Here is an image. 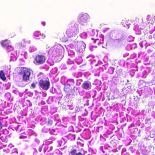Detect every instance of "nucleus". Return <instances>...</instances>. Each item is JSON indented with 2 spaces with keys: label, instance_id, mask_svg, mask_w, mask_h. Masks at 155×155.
I'll return each instance as SVG.
<instances>
[{
  "label": "nucleus",
  "instance_id": "nucleus-12",
  "mask_svg": "<svg viewBox=\"0 0 155 155\" xmlns=\"http://www.w3.org/2000/svg\"><path fill=\"white\" fill-rule=\"evenodd\" d=\"M69 27H70L71 29L73 31L76 30L78 29V25L76 24L71 25Z\"/></svg>",
  "mask_w": 155,
  "mask_h": 155
},
{
  "label": "nucleus",
  "instance_id": "nucleus-19",
  "mask_svg": "<svg viewBox=\"0 0 155 155\" xmlns=\"http://www.w3.org/2000/svg\"><path fill=\"white\" fill-rule=\"evenodd\" d=\"M31 86H32V87L33 88H35V87H36V86L35 84H34V83H32L31 85Z\"/></svg>",
  "mask_w": 155,
  "mask_h": 155
},
{
  "label": "nucleus",
  "instance_id": "nucleus-14",
  "mask_svg": "<svg viewBox=\"0 0 155 155\" xmlns=\"http://www.w3.org/2000/svg\"><path fill=\"white\" fill-rule=\"evenodd\" d=\"M53 121L50 118H48V121L46 122V124L47 126H51L53 124Z\"/></svg>",
  "mask_w": 155,
  "mask_h": 155
},
{
  "label": "nucleus",
  "instance_id": "nucleus-10",
  "mask_svg": "<svg viewBox=\"0 0 155 155\" xmlns=\"http://www.w3.org/2000/svg\"><path fill=\"white\" fill-rule=\"evenodd\" d=\"M73 31L71 29L70 27H69L66 31V34L67 37L69 38L72 37L73 35Z\"/></svg>",
  "mask_w": 155,
  "mask_h": 155
},
{
  "label": "nucleus",
  "instance_id": "nucleus-6",
  "mask_svg": "<svg viewBox=\"0 0 155 155\" xmlns=\"http://www.w3.org/2000/svg\"><path fill=\"white\" fill-rule=\"evenodd\" d=\"M50 83L48 80L41 79L39 81V86L42 89L47 90L49 88Z\"/></svg>",
  "mask_w": 155,
  "mask_h": 155
},
{
  "label": "nucleus",
  "instance_id": "nucleus-8",
  "mask_svg": "<svg viewBox=\"0 0 155 155\" xmlns=\"http://www.w3.org/2000/svg\"><path fill=\"white\" fill-rule=\"evenodd\" d=\"M86 47L85 43L83 41L79 42L76 47V50L77 51L80 52H82L84 51Z\"/></svg>",
  "mask_w": 155,
  "mask_h": 155
},
{
  "label": "nucleus",
  "instance_id": "nucleus-5",
  "mask_svg": "<svg viewBox=\"0 0 155 155\" xmlns=\"http://www.w3.org/2000/svg\"><path fill=\"white\" fill-rule=\"evenodd\" d=\"M1 44L3 48L8 51H11L13 50L10 41L8 39H6L2 41Z\"/></svg>",
  "mask_w": 155,
  "mask_h": 155
},
{
  "label": "nucleus",
  "instance_id": "nucleus-24",
  "mask_svg": "<svg viewBox=\"0 0 155 155\" xmlns=\"http://www.w3.org/2000/svg\"><path fill=\"white\" fill-rule=\"evenodd\" d=\"M2 128V123L0 121V129H1Z\"/></svg>",
  "mask_w": 155,
  "mask_h": 155
},
{
  "label": "nucleus",
  "instance_id": "nucleus-21",
  "mask_svg": "<svg viewBox=\"0 0 155 155\" xmlns=\"http://www.w3.org/2000/svg\"><path fill=\"white\" fill-rule=\"evenodd\" d=\"M75 155H82V153H81L79 152L77 153H76Z\"/></svg>",
  "mask_w": 155,
  "mask_h": 155
},
{
  "label": "nucleus",
  "instance_id": "nucleus-20",
  "mask_svg": "<svg viewBox=\"0 0 155 155\" xmlns=\"http://www.w3.org/2000/svg\"><path fill=\"white\" fill-rule=\"evenodd\" d=\"M41 24L43 26H45V22L44 21L42 22L41 23Z\"/></svg>",
  "mask_w": 155,
  "mask_h": 155
},
{
  "label": "nucleus",
  "instance_id": "nucleus-18",
  "mask_svg": "<svg viewBox=\"0 0 155 155\" xmlns=\"http://www.w3.org/2000/svg\"><path fill=\"white\" fill-rule=\"evenodd\" d=\"M21 139H25L27 138V137L25 136H21L19 137Z\"/></svg>",
  "mask_w": 155,
  "mask_h": 155
},
{
  "label": "nucleus",
  "instance_id": "nucleus-1",
  "mask_svg": "<svg viewBox=\"0 0 155 155\" xmlns=\"http://www.w3.org/2000/svg\"><path fill=\"white\" fill-rule=\"evenodd\" d=\"M63 47L59 44L55 45L49 50V54L55 57H59L62 54Z\"/></svg>",
  "mask_w": 155,
  "mask_h": 155
},
{
  "label": "nucleus",
  "instance_id": "nucleus-4",
  "mask_svg": "<svg viewBox=\"0 0 155 155\" xmlns=\"http://www.w3.org/2000/svg\"><path fill=\"white\" fill-rule=\"evenodd\" d=\"M45 56L42 54H38L35 57L34 63L36 65H41L44 64L45 61Z\"/></svg>",
  "mask_w": 155,
  "mask_h": 155
},
{
  "label": "nucleus",
  "instance_id": "nucleus-2",
  "mask_svg": "<svg viewBox=\"0 0 155 155\" xmlns=\"http://www.w3.org/2000/svg\"><path fill=\"white\" fill-rule=\"evenodd\" d=\"M74 81L73 79L69 80L67 81V84L64 87V91L68 95H74L75 90L74 87L73 86Z\"/></svg>",
  "mask_w": 155,
  "mask_h": 155
},
{
  "label": "nucleus",
  "instance_id": "nucleus-15",
  "mask_svg": "<svg viewBox=\"0 0 155 155\" xmlns=\"http://www.w3.org/2000/svg\"><path fill=\"white\" fill-rule=\"evenodd\" d=\"M40 32L39 31H36L33 34V35L35 37H39L40 36Z\"/></svg>",
  "mask_w": 155,
  "mask_h": 155
},
{
  "label": "nucleus",
  "instance_id": "nucleus-13",
  "mask_svg": "<svg viewBox=\"0 0 155 155\" xmlns=\"http://www.w3.org/2000/svg\"><path fill=\"white\" fill-rule=\"evenodd\" d=\"M128 21L129 20L126 19L123 20L122 22L123 25L125 27H126V26H128L129 25Z\"/></svg>",
  "mask_w": 155,
  "mask_h": 155
},
{
  "label": "nucleus",
  "instance_id": "nucleus-3",
  "mask_svg": "<svg viewBox=\"0 0 155 155\" xmlns=\"http://www.w3.org/2000/svg\"><path fill=\"white\" fill-rule=\"evenodd\" d=\"M20 74L22 75V80L24 81H27L29 80L31 75V71L29 69L24 68L23 70L20 72Z\"/></svg>",
  "mask_w": 155,
  "mask_h": 155
},
{
  "label": "nucleus",
  "instance_id": "nucleus-17",
  "mask_svg": "<svg viewBox=\"0 0 155 155\" xmlns=\"http://www.w3.org/2000/svg\"><path fill=\"white\" fill-rule=\"evenodd\" d=\"M40 35H41V36H42L43 37V38H44L46 36L45 34V33H41L40 32Z\"/></svg>",
  "mask_w": 155,
  "mask_h": 155
},
{
  "label": "nucleus",
  "instance_id": "nucleus-23",
  "mask_svg": "<svg viewBox=\"0 0 155 155\" xmlns=\"http://www.w3.org/2000/svg\"><path fill=\"white\" fill-rule=\"evenodd\" d=\"M43 94L44 97H46L47 96V94L45 93H43Z\"/></svg>",
  "mask_w": 155,
  "mask_h": 155
},
{
  "label": "nucleus",
  "instance_id": "nucleus-7",
  "mask_svg": "<svg viewBox=\"0 0 155 155\" xmlns=\"http://www.w3.org/2000/svg\"><path fill=\"white\" fill-rule=\"evenodd\" d=\"M89 17L88 14L86 13L80 14L78 16V21L79 22L83 24L87 22Z\"/></svg>",
  "mask_w": 155,
  "mask_h": 155
},
{
  "label": "nucleus",
  "instance_id": "nucleus-22",
  "mask_svg": "<svg viewBox=\"0 0 155 155\" xmlns=\"http://www.w3.org/2000/svg\"><path fill=\"white\" fill-rule=\"evenodd\" d=\"M110 69H111L112 71V73H113L114 71V68H110Z\"/></svg>",
  "mask_w": 155,
  "mask_h": 155
},
{
  "label": "nucleus",
  "instance_id": "nucleus-11",
  "mask_svg": "<svg viewBox=\"0 0 155 155\" xmlns=\"http://www.w3.org/2000/svg\"><path fill=\"white\" fill-rule=\"evenodd\" d=\"M0 78L3 81H5L6 79L5 74L3 70L0 71Z\"/></svg>",
  "mask_w": 155,
  "mask_h": 155
},
{
  "label": "nucleus",
  "instance_id": "nucleus-16",
  "mask_svg": "<svg viewBox=\"0 0 155 155\" xmlns=\"http://www.w3.org/2000/svg\"><path fill=\"white\" fill-rule=\"evenodd\" d=\"M77 152V150L76 149H73L72 150L71 152L70 153L71 154V155H75V154H76V153Z\"/></svg>",
  "mask_w": 155,
  "mask_h": 155
},
{
  "label": "nucleus",
  "instance_id": "nucleus-9",
  "mask_svg": "<svg viewBox=\"0 0 155 155\" xmlns=\"http://www.w3.org/2000/svg\"><path fill=\"white\" fill-rule=\"evenodd\" d=\"M82 87L85 90H90L91 88V82L89 81H84L81 85Z\"/></svg>",
  "mask_w": 155,
  "mask_h": 155
}]
</instances>
